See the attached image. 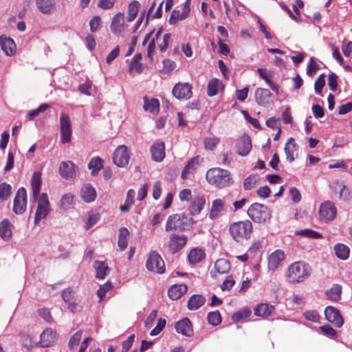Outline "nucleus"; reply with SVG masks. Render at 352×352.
<instances>
[{
    "mask_svg": "<svg viewBox=\"0 0 352 352\" xmlns=\"http://www.w3.org/2000/svg\"><path fill=\"white\" fill-rule=\"evenodd\" d=\"M338 76L336 74L331 73L329 76L328 85L332 91H335L338 87Z\"/></svg>",
    "mask_w": 352,
    "mask_h": 352,
    "instance_id": "63",
    "label": "nucleus"
},
{
    "mask_svg": "<svg viewBox=\"0 0 352 352\" xmlns=\"http://www.w3.org/2000/svg\"><path fill=\"white\" fill-rule=\"evenodd\" d=\"M27 204V195L26 190L23 187L20 188L15 195L14 200L13 211L17 214H22Z\"/></svg>",
    "mask_w": 352,
    "mask_h": 352,
    "instance_id": "12",
    "label": "nucleus"
},
{
    "mask_svg": "<svg viewBox=\"0 0 352 352\" xmlns=\"http://www.w3.org/2000/svg\"><path fill=\"white\" fill-rule=\"evenodd\" d=\"M235 281L233 279L232 276H228L226 280L221 285V289L223 291L230 290L234 285Z\"/></svg>",
    "mask_w": 352,
    "mask_h": 352,
    "instance_id": "60",
    "label": "nucleus"
},
{
    "mask_svg": "<svg viewBox=\"0 0 352 352\" xmlns=\"http://www.w3.org/2000/svg\"><path fill=\"white\" fill-rule=\"evenodd\" d=\"M254 96L258 104L265 107L270 102L272 94L267 89L258 88L255 91Z\"/></svg>",
    "mask_w": 352,
    "mask_h": 352,
    "instance_id": "23",
    "label": "nucleus"
},
{
    "mask_svg": "<svg viewBox=\"0 0 352 352\" xmlns=\"http://www.w3.org/2000/svg\"><path fill=\"white\" fill-rule=\"evenodd\" d=\"M179 198L181 201H190L192 199L190 190L188 188L182 190L179 193Z\"/></svg>",
    "mask_w": 352,
    "mask_h": 352,
    "instance_id": "61",
    "label": "nucleus"
},
{
    "mask_svg": "<svg viewBox=\"0 0 352 352\" xmlns=\"http://www.w3.org/2000/svg\"><path fill=\"white\" fill-rule=\"evenodd\" d=\"M192 85L188 82L177 83L173 89V96L178 100H188L192 95Z\"/></svg>",
    "mask_w": 352,
    "mask_h": 352,
    "instance_id": "11",
    "label": "nucleus"
},
{
    "mask_svg": "<svg viewBox=\"0 0 352 352\" xmlns=\"http://www.w3.org/2000/svg\"><path fill=\"white\" fill-rule=\"evenodd\" d=\"M74 195L71 193L63 195L60 200V206L64 210H68L74 204Z\"/></svg>",
    "mask_w": 352,
    "mask_h": 352,
    "instance_id": "45",
    "label": "nucleus"
},
{
    "mask_svg": "<svg viewBox=\"0 0 352 352\" xmlns=\"http://www.w3.org/2000/svg\"><path fill=\"white\" fill-rule=\"evenodd\" d=\"M304 317L307 320L314 322H318L320 316L316 311H307L303 314Z\"/></svg>",
    "mask_w": 352,
    "mask_h": 352,
    "instance_id": "56",
    "label": "nucleus"
},
{
    "mask_svg": "<svg viewBox=\"0 0 352 352\" xmlns=\"http://www.w3.org/2000/svg\"><path fill=\"white\" fill-rule=\"evenodd\" d=\"M205 252L200 248L192 249L188 256V261L191 264H196L201 262L205 258Z\"/></svg>",
    "mask_w": 352,
    "mask_h": 352,
    "instance_id": "37",
    "label": "nucleus"
},
{
    "mask_svg": "<svg viewBox=\"0 0 352 352\" xmlns=\"http://www.w3.org/2000/svg\"><path fill=\"white\" fill-rule=\"evenodd\" d=\"M274 307L267 303H261L254 309V314L258 316L267 318L272 316L274 312Z\"/></svg>",
    "mask_w": 352,
    "mask_h": 352,
    "instance_id": "30",
    "label": "nucleus"
},
{
    "mask_svg": "<svg viewBox=\"0 0 352 352\" xmlns=\"http://www.w3.org/2000/svg\"><path fill=\"white\" fill-rule=\"evenodd\" d=\"M100 219L99 214L97 213H89L88 219L85 223V229L89 230L93 227Z\"/></svg>",
    "mask_w": 352,
    "mask_h": 352,
    "instance_id": "53",
    "label": "nucleus"
},
{
    "mask_svg": "<svg viewBox=\"0 0 352 352\" xmlns=\"http://www.w3.org/2000/svg\"><path fill=\"white\" fill-rule=\"evenodd\" d=\"M270 192V188L267 186H261L256 190L257 195L263 198L268 197Z\"/></svg>",
    "mask_w": 352,
    "mask_h": 352,
    "instance_id": "64",
    "label": "nucleus"
},
{
    "mask_svg": "<svg viewBox=\"0 0 352 352\" xmlns=\"http://www.w3.org/2000/svg\"><path fill=\"white\" fill-rule=\"evenodd\" d=\"M342 287L340 285L334 284L329 289L325 292L328 299L332 301H338L341 298Z\"/></svg>",
    "mask_w": 352,
    "mask_h": 352,
    "instance_id": "40",
    "label": "nucleus"
},
{
    "mask_svg": "<svg viewBox=\"0 0 352 352\" xmlns=\"http://www.w3.org/2000/svg\"><path fill=\"white\" fill-rule=\"evenodd\" d=\"M94 268L96 272V278L98 279H104L107 275V272L109 270L107 263L106 262L97 261L94 263Z\"/></svg>",
    "mask_w": 352,
    "mask_h": 352,
    "instance_id": "42",
    "label": "nucleus"
},
{
    "mask_svg": "<svg viewBox=\"0 0 352 352\" xmlns=\"http://www.w3.org/2000/svg\"><path fill=\"white\" fill-rule=\"evenodd\" d=\"M252 314V311L249 309H243L233 314L231 316V319L234 322H238L240 320L248 318Z\"/></svg>",
    "mask_w": 352,
    "mask_h": 352,
    "instance_id": "48",
    "label": "nucleus"
},
{
    "mask_svg": "<svg viewBox=\"0 0 352 352\" xmlns=\"http://www.w3.org/2000/svg\"><path fill=\"white\" fill-rule=\"evenodd\" d=\"M124 30V16L119 12L115 15L111 21V31L115 34L122 32Z\"/></svg>",
    "mask_w": 352,
    "mask_h": 352,
    "instance_id": "29",
    "label": "nucleus"
},
{
    "mask_svg": "<svg viewBox=\"0 0 352 352\" xmlns=\"http://www.w3.org/2000/svg\"><path fill=\"white\" fill-rule=\"evenodd\" d=\"M207 319L209 324L217 326L221 322V316L218 311H211L208 314Z\"/></svg>",
    "mask_w": 352,
    "mask_h": 352,
    "instance_id": "49",
    "label": "nucleus"
},
{
    "mask_svg": "<svg viewBox=\"0 0 352 352\" xmlns=\"http://www.w3.org/2000/svg\"><path fill=\"white\" fill-rule=\"evenodd\" d=\"M60 140L63 143H68L71 141L72 126L69 116L62 113L60 117Z\"/></svg>",
    "mask_w": 352,
    "mask_h": 352,
    "instance_id": "8",
    "label": "nucleus"
},
{
    "mask_svg": "<svg viewBox=\"0 0 352 352\" xmlns=\"http://www.w3.org/2000/svg\"><path fill=\"white\" fill-rule=\"evenodd\" d=\"M82 337V332L80 331H78L76 332L69 339V346L71 349L74 348L75 346L78 345Z\"/></svg>",
    "mask_w": 352,
    "mask_h": 352,
    "instance_id": "59",
    "label": "nucleus"
},
{
    "mask_svg": "<svg viewBox=\"0 0 352 352\" xmlns=\"http://www.w3.org/2000/svg\"><path fill=\"white\" fill-rule=\"evenodd\" d=\"M88 168L92 176H96L103 168V160L100 157H92L88 163Z\"/></svg>",
    "mask_w": 352,
    "mask_h": 352,
    "instance_id": "38",
    "label": "nucleus"
},
{
    "mask_svg": "<svg viewBox=\"0 0 352 352\" xmlns=\"http://www.w3.org/2000/svg\"><path fill=\"white\" fill-rule=\"evenodd\" d=\"M12 191V187L10 184L3 182L0 184V200L6 201Z\"/></svg>",
    "mask_w": 352,
    "mask_h": 352,
    "instance_id": "47",
    "label": "nucleus"
},
{
    "mask_svg": "<svg viewBox=\"0 0 352 352\" xmlns=\"http://www.w3.org/2000/svg\"><path fill=\"white\" fill-rule=\"evenodd\" d=\"M219 143V138L217 137H209L204 140L205 148L212 151Z\"/></svg>",
    "mask_w": 352,
    "mask_h": 352,
    "instance_id": "50",
    "label": "nucleus"
},
{
    "mask_svg": "<svg viewBox=\"0 0 352 352\" xmlns=\"http://www.w3.org/2000/svg\"><path fill=\"white\" fill-rule=\"evenodd\" d=\"M175 329L178 333L182 334L186 337H190L193 334L192 326L190 320L188 318H184L179 320L175 324Z\"/></svg>",
    "mask_w": 352,
    "mask_h": 352,
    "instance_id": "19",
    "label": "nucleus"
},
{
    "mask_svg": "<svg viewBox=\"0 0 352 352\" xmlns=\"http://www.w3.org/2000/svg\"><path fill=\"white\" fill-rule=\"evenodd\" d=\"M333 250L335 252V254L339 259L342 261H346L349 257L350 249L344 243H336Z\"/></svg>",
    "mask_w": 352,
    "mask_h": 352,
    "instance_id": "32",
    "label": "nucleus"
},
{
    "mask_svg": "<svg viewBox=\"0 0 352 352\" xmlns=\"http://www.w3.org/2000/svg\"><path fill=\"white\" fill-rule=\"evenodd\" d=\"M41 187V175L38 172H34L31 179V188L32 197L37 203L35 213L34 223L38 224L42 219L47 217L50 212V204L47 193L40 194Z\"/></svg>",
    "mask_w": 352,
    "mask_h": 352,
    "instance_id": "1",
    "label": "nucleus"
},
{
    "mask_svg": "<svg viewBox=\"0 0 352 352\" xmlns=\"http://www.w3.org/2000/svg\"><path fill=\"white\" fill-rule=\"evenodd\" d=\"M146 267L150 272L163 274L165 272V264L162 256L156 252L151 251L147 257Z\"/></svg>",
    "mask_w": 352,
    "mask_h": 352,
    "instance_id": "6",
    "label": "nucleus"
},
{
    "mask_svg": "<svg viewBox=\"0 0 352 352\" xmlns=\"http://www.w3.org/2000/svg\"><path fill=\"white\" fill-rule=\"evenodd\" d=\"M55 331L52 329H46L41 333L38 344L41 347H47L50 346L55 338Z\"/></svg>",
    "mask_w": 352,
    "mask_h": 352,
    "instance_id": "28",
    "label": "nucleus"
},
{
    "mask_svg": "<svg viewBox=\"0 0 352 352\" xmlns=\"http://www.w3.org/2000/svg\"><path fill=\"white\" fill-rule=\"evenodd\" d=\"M258 181V177L256 175H251L245 179L243 182V188L245 190H251L256 186Z\"/></svg>",
    "mask_w": 352,
    "mask_h": 352,
    "instance_id": "46",
    "label": "nucleus"
},
{
    "mask_svg": "<svg viewBox=\"0 0 352 352\" xmlns=\"http://www.w3.org/2000/svg\"><path fill=\"white\" fill-rule=\"evenodd\" d=\"M206 199L204 195H198L192 197L188 206V211L192 216L199 214L204 208Z\"/></svg>",
    "mask_w": 352,
    "mask_h": 352,
    "instance_id": "16",
    "label": "nucleus"
},
{
    "mask_svg": "<svg viewBox=\"0 0 352 352\" xmlns=\"http://www.w3.org/2000/svg\"><path fill=\"white\" fill-rule=\"evenodd\" d=\"M165 325L166 320L163 318H160L158 320L156 327L150 332V335L152 336L158 335L163 330Z\"/></svg>",
    "mask_w": 352,
    "mask_h": 352,
    "instance_id": "55",
    "label": "nucleus"
},
{
    "mask_svg": "<svg viewBox=\"0 0 352 352\" xmlns=\"http://www.w3.org/2000/svg\"><path fill=\"white\" fill-rule=\"evenodd\" d=\"M236 153L241 156H246L252 149L251 138L248 135H242L236 145Z\"/></svg>",
    "mask_w": 352,
    "mask_h": 352,
    "instance_id": "17",
    "label": "nucleus"
},
{
    "mask_svg": "<svg viewBox=\"0 0 352 352\" xmlns=\"http://www.w3.org/2000/svg\"><path fill=\"white\" fill-rule=\"evenodd\" d=\"M151 157L155 162H161L165 157V145L163 142H156L150 149Z\"/></svg>",
    "mask_w": 352,
    "mask_h": 352,
    "instance_id": "20",
    "label": "nucleus"
},
{
    "mask_svg": "<svg viewBox=\"0 0 352 352\" xmlns=\"http://www.w3.org/2000/svg\"><path fill=\"white\" fill-rule=\"evenodd\" d=\"M232 237L239 243L248 240L252 232V223L248 220L234 222L230 226Z\"/></svg>",
    "mask_w": 352,
    "mask_h": 352,
    "instance_id": "3",
    "label": "nucleus"
},
{
    "mask_svg": "<svg viewBox=\"0 0 352 352\" xmlns=\"http://www.w3.org/2000/svg\"><path fill=\"white\" fill-rule=\"evenodd\" d=\"M139 6L140 3L136 0L133 1L129 3L128 7V21H132L135 19L138 12Z\"/></svg>",
    "mask_w": 352,
    "mask_h": 352,
    "instance_id": "44",
    "label": "nucleus"
},
{
    "mask_svg": "<svg viewBox=\"0 0 352 352\" xmlns=\"http://www.w3.org/2000/svg\"><path fill=\"white\" fill-rule=\"evenodd\" d=\"M318 212L320 220L329 223L336 219L337 208L332 201H326L320 205Z\"/></svg>",
    "mask_w": 352,
    "mask_h": 352,
    "instance_id": "7",
    "label": "nucleus"
},
{
    "mask_svg": "<svg viewBox=\"0 0 352 352\" xmlns=\"http://www.w3.org/2000/svg\"><path fill=\"white\" fill-rule=\"evenodd\" d=\"M223 89V85L221 80L217 78H212L208 84L207 94L210 97L214 96Z\"/></svg>",
    "mask_w": 352,
    "mask_h": 352,
    "instance_id": "31",
    "label": "nucleus"
},
{
    "mask_svg": "<svg viewBox=\"0 0 352 352\" xmlns=\"http://www.w3.org/2000/svg\"><path fill=\"white\" fill-rule=\"evenodd\" d=\"M181 214H175L170 215L166 221L165 230L166 231H170L175 230H185L184 226H182L181 223Z\"/></svg>",
    "mask_w": 352,
    "mask_h": 352,
    "instance_id": "25",
    "label": "nucleus"
},
{
    "mask_svg": "<svg viewBox=\"0 0 352 352\" xmlns=\"http://www.w3.org/2000/svg\"><path fill=\"white\" fill-rule=\"evenodd\" d=\"M226 201L223 199H216L212 202L211 209L209 213L210 219H217L219 214L225 210Z\"/></svg>",
    "mask_w": 352,
    "mask_h": 352,
    "instance_id": "24",
    "label": "nucleus"
},
{
    "mask_svg": "<svg viewBox=\"0 0 352 352\" xmlns=\"http://www.w3.org/2000/svg\"><path fill=\"white\" fill-rule=\"evenodd\" d=\"M0 47L6 56H11L16 52V44L12 38L6 35L0 36Z\"/></svg>",
    "mask_w": 352,
    "mask_h": 352,
    "instance_id": "18",
    "label": "nucleus"
},
{
    "mask_svg": "<svg viewBox=\"0 0 352 352\" xmlns=\"http://www.w3.org/2000/svg\"><path fill=\"white\" fill-rule=\"evenodd\" d=\"M186 241L187 237L185 235L171 234L168 245L169 251L172 254L179 252L186 245Z\"/></svg>",
    "mask_w": 352,
    "mask_h": 352,
    "instance_id": "15",
    "label": "nucleus"
},
{
    "mask_svg": "<svg viewBox=\"0 0 352 352\" xmlns=\"http://www.w3.org/2000/svg\"><path fill=\"white\" fill-rule=\"evenodd\" d=\"M35 4L43 14H51L55 10V0H35Z\"/></svg>",
    "mask_w": 352,
    "mask_h": 352,
    "instance_id": "21",
    "label": "nucleus"
},
{
    "mask_svg": "<svg viewBox=\"0 0 352 352\" xmlns=\"http://www.w3.org/2000/svg\"><path fill=\"white\" fill-rule=\"evenodd\" d=\"M49 108V104L46 103H43L41 104L37 109L31 111L28 115L27 117L29 120H33L36 116L38 115L40 112H43L46 109Z\"/></svg>",
    "mask_w": 352,
    "mask_h": 352,
    "instance_id": "54",
    "label": "nucleus"
},
{
    "mask_svg": "<svg viewBox=\"0 0 352 352\" xmlns=\"http://www.w3.org/2000/svg\"><path fill=\"white\" fill-rule=\"evenodd\" d=\"M285 254L281 250H276L273 252L268 259V267L270 270H275L284 260Z\"/></svg>",
    "mask_w": 352,
    "mask_h": 352,
    "instance_id": "22",
    "label": "nucleus"
},
{
    "mask_svg": "<svg viewBox=\"0 0 352 352\" xmlns=\"http://www.w3.org/2000/svg\"><path fill=\"white\" fill-rule=\"evenodd\" d=\"M129 153L125 145L119 146L113 153V163L118 167H124L129 164Z\"/></svg>",
    "mask_w": 352,
    "mask_h": 352,
    "instance_id": "10",
    "label": "nucleus"
},
{
    "mask_svg": "<svg viewBox=\"0 0 352 352\" xmlns=\"http://www.w3.org/2000/svg\"><path fill=\"white\" fill-rule=\"evenodd\" d=\"M309 275L308 266L302 262H295L288 267L287 279L290 283L302 282Z\"/></svg>",
    "mask_w": 352,
    "mask_h": 352,
    "instance_id": "4",
    "label": "nucleus"
},
{
    "mask_svg": "<svg viewBox=\"0 0 352 352\" xmlns=\"http://www.w3.org/2000/svg\"><path fill=\"white\" fill-rule=\"evenodd\" d=\"M10 226L7 219L2 221L0 223V236L4 240L8 239L11 236Z\"/></svg>",
    "mask_w": 352,
    "mask_h": 352,
    "instance_id": "43",
    "label": "nucleus"
},
{
    "mask_svg": "<svg viewBox=\"0 0 352 352\" xmlns=\"http://www.w3.org/2000/svg\"><path fill=\"white\" fill-rule=\"evenodd\" d=\"M199 165V157L196 156L191 158L182 172V177L183 179L188 178L189 174H191Z\"/></svg>",
    "mask_w": 352,
    "mask_h": 352,
    "instance_id": "39",
    "label": "nucleus"
},
{
    "mask_svg": "<svg viewBox=\"0 0 352 352\" xmlns=\"http://www.w3.org/2000/svg\"><path fill=\"white\" fill-rule=\"evenodd\" d=\"M129 239V231L125 227H122L119 230L118 245L120 250H124L127 245Z\"/></svg>",
    "mask_w": 352,
    "mask_h": 352,
    "instance_id": "36",
    "label": "nucleus"
},
{
    "mask_svg": "<svg viewBox=\"0 0 352 352\" xmlns=\"http://www.w3.org/2000/svg\"><path fill=\"white\" fill-rule=\"evenodd\" d=\"M187 286L184 284L175 285L169 288L168 295L172 300H177L187 292Z\"/></svg>",
    "mask_w": 352,
    "mask_h": 352,
    "instance_id": "27",
    "label": "nucleus"
},
{
    "mask_svg": "<svg viewBox=\"0 0 352 352\" xmlns=\"http://www.w3.org/2000/svg\"><path fill=\"white\" fill-rule=\"evenodd\" d=\"M143 108L144 111H148L155 115L159 112V100L155 98L148 99V98L144 97Z\"/></svg>",
    "mask_w": 352,
    "mask_h": 352,
    "instance_id": "34",
    "label": "nucleus"
},
{
    "mask_svg": "<svg viewBox=\"0 0 352 352\" xmlns=\"http://www.w3.org/2000/svg\"><path fill=\"white\" fill-rule=\"evenodd\" d=\"M206 177L209 184L219 188L229 186L233 184L230 173L220 168L209 169L206 173Z\"/></svg>",
    "mask_w": 352,
    "mask_h": 352,
    "instance_id": "2",
    "label": "nucleus"
},
{
    "mask_svg": "<svg viewBox=\"0 0 352 352\" xmlns=\"http://www.w3.org/2000/svg\"><path fill=\"white\" fill-rule=\"evenodd\" d=\"M184 19L182 13L179 10H174L169 19V22L170 24H175L178 21H182Z\"/></svg>",
    "mask_w": 352,
    "mask_h": 352,
    "instance_id": "62",
    "label": "nucleus"
},
{
    "mask_svg": "<svg viewBox=\"0 0 352 352\" xmlns=\"http://www.w3.org/2000/svg\"><path fill=\"white\" fill-rule=\"evenodd\" d=\"M327 320L336 327H341L344 323L342 316L338 309L332 306H328L324 310Z\"/></svg>",
    "mask_w": 352,
    "mask_h": 352,
    "instance_id": "13",
    "label": "nucleus"
},
{
    "mask_svg": "<svg viewBox=\"0 0 352 352\" xmlns=\"http://www.w3.org/2000/svg\"><path fill=\"white\" fill-rule=\"evenodd\" d=\"M248 216L256 223H264L271 217L268 208L261 204L254 203L248 210Z\"/></svg>",
    "mask_w": 352,
    "mask_h": 352,
    "instance_id": "5",
    "label": "nucleus"
},
{
    "mask_svg": "<svg viewBox=\"0 0 352 352\" xmlns=\"http://www.w3.org/2000/svg\"><path fill=\"white\" fill-rule=\"evenodd\" d=\"M214 271H211L212 277L216 278L217 274H226L230 270V263L226 258H219L214 263Z\"/></svg>",
    "mask_w": 352,
    "mask_h": 352,
    "instance_id": "26",
    "label": "nucleus"
},
{
    "mask_svg": "<svg viewBox=\"0 0 352 352\" xmlns=\"http://www.w3.org/2000/svg\"><path fill=\"white\" fill-rule=\"evenodd\" d=\"M80 195L82 199L87 203L94 201L96 196L95 189L90 184H85L82 187Z\"/></svg>",
    "mask_w": 352,
    "mask_h": 352,
    "instance_id": "33",
    "label": "nucleus"
},
{
    "mask_svg": "<svg viewBox=\"0 0 352 352\" xmlns=\"http://www.w3.org/2000/svg\"><path fill=\"white\" fill-rule=\"evenodd\" d=\"M320 329L325 336L330 338H334L337 335V331L329 324L320 327Z\"/></svg>",
    "mask_w": 352,
    "mask_h": 352,
    "instance_id": "57",
    "label": "nucleus"
},
{
    "mask_svg": "<svg viewBox=\"0 0 352 352\" xmlns=\"http://www.w3.org/2000/svg\"><path fill=\"white\" fill-rule=\"evenodd\" d=\"M206 298L199 294L192 295L188 301V308L190 310H197L204 305Z\"/></svg>",
    "mask_w": 352,
    "mask_h": 352,
    "instance_id": "35",
    "label": "nucleus"
},
{
    "mask_svg": "<svg viewBox=\"0 0 352 352\" xmlns=\"http://www.w3.org/2000/svg\"><path fill=\"white\" fill-rule=\"evenodd\" d=\"M331 188L339 193V199L344 201H348L352 198V192L349 188L345 186L339 180L333 181L331 184Z\"/></svg>",
    "mask_w": 352,
    "mask_h": 352,
    "instance_id": "14",
    "label": "nucleus"
},
{
    "mask_svg": "<svg viewBox=\"0 0 352 352\" xmlns=\"http://www.w3.org/2000/svg\"><path fill=\"white\" fill-rule=\"evenodd\" d=\"M319 68V65L315 61L314 58L311 57L307 67V74L313 76Z\"/></svg>",
    "mask_w": 352,
    "mask_h": 352,
    "instance_id": "51",
    "label": "nucleus"
},
{
    "mask_svg": "<svg viewBox=\"0 0 352 352\" xmlns=\"http://www.w3.org/2000/svg\"><path fill=\"white\" fill-rule=\"evenodd\" d=\"M324 76V74H320L314 83L315 91L320 96L322 95V87L325 84Z\"/></svg>",
    "mask_w": 352,
    "mask_h": 352,
    "instance_id": "52",
    "label": "nucleus"
},
{
    "mask_svg": "<svg viewBox=\"0 0 352 352\" xmlns=\"http://www.w3.org/2000/svg\"><path fill=\"white\" fill-rule=\"evenodd\" d=\"M284 151L286 155L287 160L292 162L294 160V152L296 151V144H295L294 139L290 138L286 143Z\"/></svg>",
    "mask_w": 352,
    "mask_h": 352,
    "instance_id": "41",
    "label": "nucleus"
},
{
    "mask_svg": "<svg viewBox=\"0 0 352 352\" xmlns=\"http://www.w3.org/2000/svg\"><path fill=\"white\" fill-rule=\"evenodd\" d=\"M162 184L160 181H157L153 186V197L154 199L157 200L160 199L162 194Z\"/></svg>",
    "mask_w": 352,
    "mask_h": 352,
    "instance_id": "58",
    "label": "nucleus"
},
{
    "mask_svg": "<svg viewBox=\"0 0 352 352\" xmlns=\"http://www.w3.org/2000/svg\"><path fill=\"white\" fill-rule=\"evenodd\" d=\"M78 168L70 160L60 163L58 172L60 175L65 179H72L76 176Z\"/></svg>",
    "mask_w": 352,
    "mask_h": 352,
    "instance_id": "9",
    "label": "nucleus"
}]
</instances>
